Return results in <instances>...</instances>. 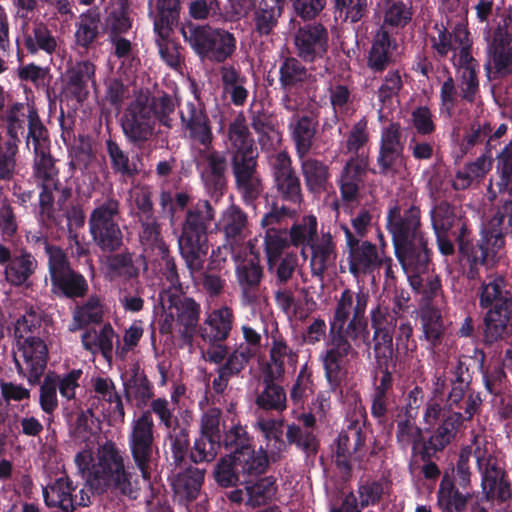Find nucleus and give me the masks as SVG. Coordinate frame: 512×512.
<instances>
[{"mask_svg": "<svg viewBox=\"0 0 512 512\" xmlns=\"http://www.w3.org/2000/svg\"><path fill=\"white\" fill-rule=\"evenodd\" d=\"M369 294L360 290L354 293L346 288L337 300L329 321L325 349L320 353L324 375L330 390L340 391L347 378V364L357 356L356 348L371 345L368 320L365 316Z\"/></svg>", "mask_w": 512, "mask_h": 512, "instance_id": "nucleus-1", "label": "nucleus"}, {"mask_svg": "<svg viewBox=\"0 0 512 512\" xmlns=\"http://www.w3.org/2000/svg\"><path fill=\"white\" fill-rule=\"evenodd\" d=\"M421 219L420 204L416 200L395 202L386 216V229L391 235L396 258L411 276L428 272L432 262V250Z\"/></svg>", "mask_w": 512, "mask_h": 512, "instance_id": "nucleus-2", "label": "nucleus"}, {"mask_svg": "<svg viewBox=\"0 0 512 512\" xmlns=\"http://www.w3.org/2000/svg\"><path fill=\"white\" fill-rule=\"evenodd\" d=\"M191 195L186 191L176 192L172 197L170 192L163 191L160 195V205L173 216L177 209L185 210V219L178 238L179 252L191 275L201 272L204 268L209 251L208 230L215 221L216 211L206 199H199L191 204Z\"/></svg>", "mask_w": 512, "mask_h": 512, "instance_id": "nucleus-3", "label": "nucleus"}, {"mask_svg": "<svg viewBox=\"0 0 512 512\" xmlns=\"http://www.w3.org/2000/svg\"><path fill=\"white\" fill-rule=\"evenodd\" d=\"M227 139L235 189L245 206L255 208L264 192V183L258 172V149L243 112L229 123Z\"/></svg>", "mask_w": 512, "mask_h": 512, "instance_id": "nucleus-4", "label": "nucleus"}, {"mask_svg": "<svg viewBox=\"0 0 512 512\" xmlns=\"http://www.w3.org/2000/svg\"><path fill=\"white\" fill-rule=\"evenodd\" d=\"M151 410L143 411L138 418L133 420L131 432L128 435V446L135 467L139 470L141 478L151 486L152 470L155 465V454L158 448L155 444L154 421L152 412L160 422L169 430L175 424L181 423L169 408V402L165 398L154 399L150 404Z\"/></svg>", "mask_w": 512, "mask_h": 512, "instance_id": "nucleus-5", "label": "nucleus"}, {"mask_svg": "<svg viewBox=\"0 0 512 512\" xmlns=\"http://www.w3.org/2000/svg\"><path fill=\"white\" fill-rule=\"evenodd\" d=\"M479 306L483 317V342L492 345L508 334L512 314V285L502 275H489L479 291Z\"/></svg>", "mask_w": 512, "mask_h": 512, "instance_id": "nucleus-6", "label": "nucleus"}, {"mask_svg": "<svg viewBox=\"0 0 512 512\" xmlns=\"http://www.w3.org/2000/svg\"><path fill=\"white\" fill-rule=\"evenodd\" d=\"M182 36L201 61L223 64L237 49L235 35L223 28L189 24L182 28Z\"/></svg>", "mask_w": 512, "mask_h": 512, "instance_id": "nucleus-7", "label": "nucleus"}, {"mask_svg": "<svg viewBox=\"0 0 512 512\" xmlns=\"http://www.w3.org/2000/svg\"><path fill=\"white\" fill-rule=\"evenodd\" d=\"M120 202L113 196L97 201L88 218L89 233L94 245L103 253H115L123 246L120 228Z\"/></svg>", "mask_w": 512, "mask_h": 512, "instance_id": "nucleus-8", "label": "nucleus"}, {"mask_svg": "<svg viewBox=\"0 0 512 512\" xmlns=\"http://www.w3.org/2000/svg\"><path fill=\"white\" fill-rule=\"evenodd\" d=\"M482 404L480 393H470L465 402L464 412L449 410L440 422L424 428L422 449L432 453L443 452L457 437L464 422L471 421Z\"/></svg>", "mask_w": 512, "mask_h": 512, "instance_id": "nucleus-9", "label": "nucleus"}, {"mask_svg": "<svg viewBox=\"0 0 512 512\" xmlns=\"http://www.w3.org/2000/svg\"><path fill=\"white\" fill-rule=\"evenodd\" d=\"M283 420L260 419L257 426L263 433L272 454H280L287 450L288 445H295L307 456H315L319 449V440L313 431H303L297 424H289L286 430V441L283 439Z\"/></svg>", "mask_w": 512, "mask_h": 512, "instance_id": "nucleus-10", "label": "nucleus"}, {"mask_svg": "<svg viewBox=\"0 0 512 512\" xmlns=\"http://www.w3.org/2000/svg\"><path fill=\"white\" fill-rule=\"evenodd\" d=\"M405 144L406 139L399 122L384 126L380 132L376 156L377 170H373V173L389 178L401 175L407 164Z\"/></svg>", "mask_w": 512, "mask_h": 512, "instance_id": "nucleus-11", "label": "nucleus"}, {"mask_svg": "<svg viewBox=\"0 0 512 512\" xmlns=\"http://www.w3.org/2000/svg\"><path fill=\"white\" fill-rule=\"evenodd\" d=\"M272 189L275 198L282 203L299 208L304 202V193L300 176L293 167L292 159L288 152L279 151L268 158Z\"/></svg>", "mask_w": 512, "mask_h": 512, "instance_id": "nucleus-12", "label": "nucleus"}, {"mask_svg": "<svg viewBox=\"0 0 512 512\" xmlns=\"http://www.w3.org/2000/svg\"><path fill=\"white\" fill-rule=\"evenodd\" d=\"M50 292L59 300H78L88 296L90 287L86 277L75 270L66 252L48 265Z\"/></svg>", "mask_w": 512, "mask_h": 512, "instance_id": "nucleus-13", "label": "nucleus"}, {"mask_svg": "<svg viewBox=\"0 0 512 512\" xmlns=\"http://www.w3.org/2000/svg\"><path fill=\"white\" fill-rule=\"evenodd\" d=\"M477 469L481 475L482 492L487 501L505 503L512 497V484L508 472L499 459L475 450Z\"/></svg>", "mask_w": 512, "mask_h": 512, "instance_id": "nucleus-14", "label": "nucleus"}, {"mask_svg": "<svg viewBox=\"0 0 512 512\" xmlns=\"http://www.w3.org/2000/svg\"><path fill=\"white\" fill-rule=\"evenodd\" d=\"M222 411L212 407L205 411L200 420V433L190 451V461L195 464L211 462L222 447Z\"/></svg>", "mask_w": 512, "mask_h": 512, "instance_id": "nucleus-15", "label": "nucleus"}, {"mask_svg": "<svg viewBox=\"0 0 512 512\" xmlns=\"http://www.w3.org/2000/svg\"><path fill=\"white\" fill-rule=\"evenodd\" d=\"M484 70L491 81L512 76V34L506 22L495 28L488 42Z\"/></svg>", "mask_w": 512, "mask_h": 512, "instance_id": "nucleus-16", "label": "nucleus"}, {"mask_svg": "<svg viewBox=\"0 0 512 512\" xmlns=\"http://www.w3.org/2000/svg\"><path fill=\"white\" fill-rule=\"evenodd\" d=\"M121 128L126 140L142 149L154 135L155 121L148 103L140 99L132 101L121 117Z\"/></svg>", "mask_w": 512, "mask_h": 512, "instance_id": "nucleus-17", "label": "nucleus"}, {"mask_svg": "<svg viewBox=\"0 0 512 512\" xmlns=\"http://www.w3.org/2000/svg\"><path fill=\"white\" fill-rule=\"evenodd\" d=\"M197 169L204 189L215 201L220 200L228 187L227 158L218 150H199Z\"/></svg>", "mask_w": 512, "mask_h": 512, "instance_id": "nucleus-18", "label": "nucleus"}, {"mask_svg": "<svg viewBox=\"0 0 512 512\" xmlns=\"http://www.w3.org/2000/svg\"><path fill=\"white\" fill-rule=\"evenodd\" d=\"M345 234L347 262L349 272L355 277L372 275L381 268V255L376 244L368 240H358L352 235V230L341 226Z\"/></svg>", "mask_w": 512, "mask_h": 512, "instance_id": "nucleus-19", "label": "nucleus"}, {"mask_svg": "<svg viewBox=\"0 0 512 512\" xmlns=\"http://www.w3.org/2000/svg\"><path fill=\"white\" fill-rule=\"evenodd\" d=\"M327 28L318 22L305 24L297 29L294 44L297 57L305 63L323 59L329 48Z\"/></svg>", "mask_w": 512, "mask_h": 512, "instance_id": "nucleus-20", "label": "nucleus"}, {"mask_svg": "<svg viewBox=\"0 0 512 512\" xmlns=\"http://www.w3.org/2000/svg\"><path fill=\"white\" fill-rule=\"evenodd\" d=\"M180 120L191 142L202 146L201 150H215L211 121L201 103L188 101L185 109L180 111Z\"/></svg>", "mask_w": 512, "mask_h": 512, "instance_id": "nucleus-21", "label": "nucleus"}, {"mask_svg": "<svg viewBox=\"0 0 512 512\" xmlns=\"http://www.w3.org/2000/svg\"><path fill=\"white\" fill-rule=\"evenodd\" d=\"M11 250L9 246L0 243V265L5 266L6 280L13 286H22L35 273L38 263L36 258L26 248Z\"/></svg>", "mask_w": 512, "mask_h": 512, "instance_id": "nucleus-22", "label": "nucleus"}, {"mask_svg": "<svg viewBox=\"0 0 512 512\" xmlns=\"http://www.w3.org/2000/svg\"><path fill=\"white\" fill-rule=\"evenodd\" d=\"M24 365L15 358V365L20 376L26 377L31 386L40 383L48 362V347L39 337L29 336L20 348Z\"/></svg>", "mask_w": 512, "mask_h": 512, "instance_id": "nucleus-23", "label": "nucleus"}, {"mask_svg": "<svg viewBox=\"0 0 512 512\" xmlns=\"http://www.w3.org/2000/svg\"><path fill=\"white\" fill-rule=\"evenodd\" d=\"M159 297L164 309L175 310L173 312L175 320L183 327L182 336L192 338L200 319V304L191 297H180L166 290L160 292Z\"/></svg>", "mask_w": 512, "mask_h": 512, "instance_id": "nucleus-24", "label": "nucleus"}, {"mask_svg": "<svg viewBox=\"0 0 512 512\" xmlns=\"http://www.w3.org/2000/svg\"><path fill=\"white\" fill-rule=\"evenodd\" d=\"M236 281L241 292L242 302L255 304L261 296V284L264 277L263 267L254 258L239 261L235 268Z\"/></svg>", "mask_w": 512, "mask_h": 512, "instance_id": "nucleus-25", "label": "nucleus"}, {"mask_svg": "<svg viewBox=\"0 0 512 512\" xmlns=\"http://www.w3.org/2000/svg\"><path fill=\"white\" fill-rule=\"evenodd\" d=\"M182 416V422L175 424L172 429H169L166 435V441L168 443L169 451L172 459V464L175 467L182 468L187 464V459L190 460V421L192 414L190 411L185 410Z\"/></svg>", "mask_w": 512, "mask_h": 512, "instance_id": "nucleus-26", "label": "nucleus"}, {"mask_svg": "<svg viewBox=\"0 0 512 512\" xmlns=\"http://www.w3.org/2000/svg\"><path fill=\"white\" fill-rule=\"evenodd\" d=\"M233 322L234 313L232 308L222 306L214 309L199 325V336L207 343L224 342L230 335Z\"/></svg>", "mask_w": 512, "mask_h": 512, "instance_id": "nucleus-27", "label": "nucleus"}, {"mask_svg": "<svg viewBox=\"0 0 512 512\" xmlns=\"http://www.w3.org/2000/svg\"><path fill=\"white\" fill-rule=\"evenodd\" d=\"M366 165L357 157H351L345 163L337 181L341 198L346 203L356 202L364 185Z\"/></svg>", "mask_w": 512, "mask_h": 512, "instance_id": "nucleus-28", "label": "nucleus"}, {"mask_svg": "<svg viewBox=\"0 0 512 512\" xmlns=\"http://www.w3.org/2000/svg\"><path fill=\"white\" fill-rule=\"evenodd\" d=\"M124 389V398L128 403L136 400L137 406L146 405L153 397V386L145 372L138 363H134L130 369L121 375Z\"/></svg>", "mask_w": 512, "mask_h": 512, "instance_id": "nucleus-29", "label": "nucleus"}, {"mask_svg": "<svg viewBox=\"0 0 512 512\" xmlns=\"http://www.w3.org/2000/svg\"><path fill=\"white\" fill-rule=\"evenodd\" d=\"M78 489V483H75L67 473L51 480L42 488V496L45 505L48 508H56L61 512H73V504L68 498L70 491Z\"/></svg>", "mask_w": 512, "mask_h": 512, "instance_id": "nucleus-30", "label": "nucleus"}, {"mask_svg": "<svg viewBox=\"0 0 512 512\" xmlns=\"http://www.w3.org/2000/svg\"><path fill=\"white\" fill-rule=\"evenodd\" d=\"M318 122L308 114H294L289 123L291 139L298 158L307 156L313 146Z\"/></svg>", "mask_w": 512, "mask_h": 512, "instance_id": "nucleus-31", "label": "nucleus"}, {"mask_svg": "<svg viewBox=\"0 0 512 512\" xmlns=\"http://www.w3.org/2000/svg\"><path fill=\"white\" fill-rule=\"evenodd\" d=\"M396 424L395 441L398 448L406 452L411 448L412 457L422 449L424 440V429L416 424V415L397 416L394 419Z\"/></svg>", "mask_w": 512, "mask_h": 512, "instance_id": "nucleus-32", "label": "nucleus"}, {"mask_svg": "<svg viewBox=\"0 0 512 512\" xmlns=\"http://www.w3.org/2000/svg\"><path fill=\"white\" fill-rule=\"evenodd\" d=\"M471 384L472 382L467 381L466 377L451 368L447 377L438 378L437 391L442 393L446 388H449V392L446 397V407L449 410L456 409L464 411L468 395L470 393H476L471 390Z\"/></svg>", "mask_w": 512, "mask_h": 512, "instance_id": "nucleus-33", "label": "nucleus"}, {"mask_svg": "<svg viewBox=\"0 0 512 512\" xmlns=\"http://www.w3.org/2000/svg\"><path fill=\"white\" fill-rule=\"evenodd\" d=\"M298 159L307 191L313 195H320L327 191L331 177L329 166L308 155Z\"/></svg>", "mask_w": 512, "mask_h": 512, "instance_id": "nucleus-34", "label": "nucleus"}, {"mask_svg": "<svg viewBox=\"0 0 512 512\" xmlns=\"http://www.w3.org/2000/svg\"><path fill=\"white\" fill-rule=\"evenodd\" d=\"M204 482V470L189 466L174 477L172 488L180 504L188 505L197 499Z\"/></svg>", "mask_w": 512, "mask_h": 512, "instance_id": "nucleus-35", "label": "nucleus"}, {"mask_svg": "<svg viewBox=\"0 0 512 512\" xmlns=\"http://www.w3.org/2000/svg\"><path fill=\"white\" fill-rule=\"evenodd\" d=\"M31 110H35V108L23 102L7 105L6 109L0 114V127L6 130L7 140H15L16 143L21 142Z\"/></svg>", "mask_w": 512, "mask_h": 512, "instance_id": "nucleus-36", "label": "nucleus"}, {"mask_svg": "<svg viewBox=\"0 0 512 512\" xmlns=\"http://www.w3.org/2000/svg\"><path fill=\"white\" fill-rule=\"evenodd\" d=\"M89 82L95 83V65L89 60L79 61L67 71V90L78 103L87 99Z\"/></svg>", "mask_w": 512, "mask_h": 512, "instance_id": "nucleus-37", "label": "nucleus"}, {"mask_svg": "<svg viewBox=\"0 0 512 512\" xmlns=\"http://www.w3.org/2000/svg\"><path fill=\"white\" fill-rule=\"evenodd\" d=\"M419 317L424 339L429 344L428 349L435 351L442 344L445 336L441 310L430 303H425L420 306Z\"/></svg>", "mask_w": 512, "mask_h": 512, "instance_id": "nucleus-38", "label": "nucleus"}, {"mask_svg": "<svg viewBox=\"0 0 512 512\" xmlns=\"http://www.w3.org/2000/svg\"><path fill=\"white\" fill-rule=\"evenodd\" d=\"M396 41L390 33L381 28L372 42L368 53L367 66L373 73H382L392 61Z\"/></svg>", "mask_w": 512, "mask_h": 512, "instance_id": "nucleus-39", "label": "nucleus"}, {"mask_svg": "<svg viewBox=\"0 0 512 512\" xmlns=\"http://www.w3.org/2000/svg\"><path fill=\"white\" fill-rule=\"evenodd\" d=\"M220 230L230 245L244 241L248 231V215L236 204H231L222 213Z\"/></svg>", "mask_w": 512, "mask_h": 512, "instance_id": "nucleus-40", "label": "nucleus"}, {"mask_svg": "<svg viewBox=\"0 0 512 512\" xmlns=\"http://www.w3.org/2000/svg\"><path fill=\"white\" fill-rule=\"evenodd\" d=\"M285 0H260L252 15L253 31L260 37L269 36L278 24Z\"/></svg>", "mask_w": 512, "mask_h": 512, "instance_id": "nucleus-41", "label": "nucleus"}, {"mask_svg": "<svg viewBox=\"0 0 512 512\" xmlns=\"http://www.w3.org/2000/svg\"><path fill=\"white\" fill-rule=\"evenodd\" d=\"M74 36L76 44L84 50L95 47L102 36L101 16L97 9L91 8L80 14Z\"/></svg>", "mask_w": 512, "mask_h": 512, "instance_id": "nucleus-42", "label": "nucleus"}, {"mask_svg": "<svg viewBox=\"0 0 512 512\" xmlns=\"http://www.w3.org/2000/svg\"><path fill=\"white\" fill-rule=\"evenodd\" d=\"M456 488L448 470L444 471L437 492V503L442 512H463L470 496L467 490Z\"/></svg>", "mask_w": 512, "mask_h": 512, "instance_id": "nucleus-43", "label": "nucleus"}, {"mask_svg": "<svg viewBox=\"0 0 512 512\" xmlns=\"http://www.w3.org/2000/svg\"><path fill=\"white\" fill-rule=\"evenodd\" d=\"M282 377L263 374L264 389L256 397V405L265 411L282 412L286 409L287 396L284 388L276 384Z\"/></svg>", "mask_w": 512, "mask_h": 512, "instance_id": "nucleus-44", "label": "nucleus"}, {"mask_svg": "<svg viewBox=\"0 0 512 512\" xmlns=\"http://www.w3.org/2000/svg\"><path fill=\"white\" fill-rule=\"evenodd\" d=\"M220 77L223 91L230 96L231 103L235 106H243L249 96L246 88L247 77L233 65L221 66Z\"/></svg>", "mask_w": 512, "mask_h": 512, "instance_id": "nucleus-45", "label": "nucleus"}, {"mask_svg": "<svg viewBox=\"0 0 512 512\" xmlns=\"http://www.w3.org/2000/svg\"><path fill=\"white\" fill-rule=\"evenodd\" d=\"M299 58L287 56L282 59L279 66V83L282 90L291 92L302 88L310 79L311 74Z\"/></svg>", "mask_w": 512, "mask_h": 512, "instance_id": "nucleus-46", "label": "nucleus"}, {"mask_svg": "<svg viewBox=\"0 0 512 512\" xmlns=\"http://www.w3.org/2000/svg\"><path fill=\"white\" fill-rule=\"evenodd\" d=\"M311 268L315 275H322L337 257L336 244L330 232L322 233L321 238L310 245Z\"/></svg>", "mask_w": 512, "mask_h": 512, "instance_id": "nucleus-47", "label": "nucleus"}, {"mask_svg": "<svg viewBox=\"0 0 512 512\" xmlns=\"http://www.w3.org/2000/svg\"><path fill=\"white\" fill-rule=\"evenodd\" d=\"M233 454L238 470L244 479L250 476L258 477L264 474L268 468V455L262 448L256 451L252 444H250L242 451H233Z\"/></svg>", "mask_w": 512, "mask_h": 512, "instance_id": "nucleus-48", "label": "nucleus"}, {"mask_svg": "<svg viewBox=\"0 0 512 512\" xmlns=\"http://www.w3.org/2000/svg\"><path fill=\"white\" fill-rule=\"evenodd\" d=\"M247 494L246 504L256 508L269 504L275 499L278 491L276 479L273 476H264L255 481L244 479Z\"/></svg>", "mask_w": 512, "mask_h": 512, "instance_id": "nucleus-49", "label": "nucleus"}, {"mask_svg": "<svg viewBox=\"0 0 512 512\" xmlns=\"http://www.w3.org/2000/svg\"><path fill=\"white\" fill-rule=\"evenodd\" d=\"M318 222L315 215H306L298 222H295L289 232V244L294 247H301V255L306 259V249L317 240Z\"/></svg>", "mask_w": 512, "mask_h": 512, "instance_id": "nucleus-50", "label": "nucleus"}, {"mask_svg": "<svg viewBox=\"0 0 512 512\" xmlns=\"http://www.w3.org/2000/svg\"><path fill=\"white\" fill-rule=\"evenodd\" d=\"M86 298L72 311L73 324L78 329H83L91 324H100L103 321L104 310L101 297L93 293L88 294Z\"/></svg>", "mask_w": 512, "mask_h": 512, "instance_id": "nucleus-51", "label": "nucleus"}, {"mask_svg": "<svg viewBox=\"0 0 512 512\" xmlns=\"http://www.w3.org/2000/svg\"><path fill=\"white\" fill-rule=\"evenodd\" d=\"M175 26L153 27L155 34V44L158 48L161 59L170 67L177 68L181 66L182 57L180 54L181 46L172 39Z\"/></svg>", "mask_w": 512, "mask_h": 512, "instance_id": "nucleus-52", "label": "nucleus"}, {"mask_svg": "<svg viewBox=\"0 0 512 512\" xmlns=\"http://www.w3.org/2000/svg\"><path fill=\"white\" fill-rule=\"evenodd\" d=\"M113 491L136 500L140 496L139 476L130 468L124 466L104 480Z\"/></svg>", "mask_w": 512, "mask_h": 512, "instance_id": "nucleus-53", "label": "nucleus"}, {"mask_svg": "<svg viewBox=\"0 0 512 512\" xmlns=\"http://www.w3.org/2000/svg\"><path fill=\"white\" fill-rule=\"evenodd\" d=\"M288 231L285 228H269L265 231L264 251L267 258L268 270L272 272L278 264L284 249L289 246Z\"/></svg>", "mask_w": 512, "mask_h": 512, "instance_id": "nucleus-54", "label": "nucleus"}, {"mask_svg": "<svg viewBox=\"0 0 512 512\" xmlns=\"http://www.w3.org/2000/svg\"><path fill=\"white\" fill-rule=\"evenodd\" d=\"M454 41L459 45L460 49L457 55V61L454 67L457 73L462 71L479 70V62L472 55V40L470 32L462 25L455 26Z\"/></svg>", "mask_w": 512, "mask_h": 512, "instance_id": "nucleus-55", "label": "nucleus"}, {"mask_svg": "<svg viewBox=\"0 0 512 512\" xmlns=\"http://www.w3.org/2000/svg\"><path fill=\"white\" fill-rule=\"evenodd\" d=\"M292 359L296 354L288 346L286 340L281 336H272V346L269 351V361L263 368V374H273L276 377H283L285 373L284 359Z\"/></svg>", "mask_w": 512, "mask_h": 512, "instance_id": "nucleus-56", "label": "nucleus"}, {"mask_svg": "<svg viewBox=\"0 0 512 512\" xmlns=\"http://www.w3.org/2000/svg\"><path fill=\"white\" fill-rule=\"evenodd\" d=\"M18 230L19 223L13 201L2 193L0 187V233L2 241L14 246Z\"/></svg>", "mask_w": 512, "mask_h": 512, "instance_id": "nucleus-57", "label": "nucleus"}, {"mask_svg": "<svg viewBox=\"0 0 512 512\" xmlns=\"http://www.w3.org/2000/svg\"><path fill=\"white\" fill-rule=\"evenodd\" d=\"M106 151L110 159V165L115 175L123 178H134L138 174L137 165L129 158V154L124 151L113 139L106 140Z\"/></svg>", "mask_w": 512, "mask_h": 512, "instance_id": "nucleus-58", "label": "nucleus"}, {"mask_svg": "<svg viewBox=\"0 0 512 512\" xmlns=\"http://www.w3.org/2000/svg\"><path fill=\"white\" fill-rule=\"evenodd\" d=\"M393 338L392 329L384 328L373 330V351L378 366L391 364L393 363L394 356L397 358Z\"/></svg>", "mask_w": 512, "mask_h": 512, "instance_id": "nucleus-59", "label": "nucleus"}, {"mask_svg": "<svg viewBox=\"0 0 512 512\" xmlns=\"http://www.w3.org/2000/svg\"><path fill=\"white\" fill-rule=\"evenodd\" d=\"M213 475L216 483L223 488H230L244 483V478L238 470L233 452L218 461Z\"/></svg>", "mask_w": 512, "mask_h": 512, "instance_id": "nucleus-60", "label": "nucleus"}, {"mask_svg": "<svg viewBox=\"0 0 512 512\" xmlns=\"http://www.w3.org/2000/svg\"><path fill=\"white\" fill-rule=\"evenodd\" d=\"M124 466V458L113 441H106L100 446L98 451V467L103 480Z\"/></svg>", "mask_w": 512, "mask_h": 512, "instance_id": "nucleus-61", "label": "nucleus"}, {"mask_svg": "<svg viewBox=\"0 0 512 512\" xmlns=\"http://www.w3.org/2000/svg\"><path fill=\"white\" fill-rule=\"evenodd\" d=\"M400 398L397 394H379L371 395V416L377 424L385 425L388 422V416L394 418L398 416Z\"/></svg>", "mask_w": 512, "mask_h": 512, "instance_id": "nucleus-62", "label": "nucleus"}, {"mask_svg": "<svg viewBox=\"0 0 512 512\" xmlns=\"http://www.w3.org/2000/svg\"><path fill=\"white\" fill-rule=\"evenodd\" d=\"M25 46L31 53L42 50L48 54L55 52L57 42L48 27L42 23H35L32 34L25 38Z\"/></svg>", "mask_w": 512, "mask_h": 512, "instance_id": "nucleus-63", "label": "nucleus"}, {"mask_svg": "<svg viewBox=\"0 0 512 512\" xmlns=\"http://www.w3.org/2000/svg\"><path fill=\"white\" fill-rule=\"evenodd\" d=\"M497 186L500 192L508 193L512 200V141L496 156Z\"/></svg>", "mask_w": 512, "mask_h": 512, "instance_id": "nucleus-64", "label": "nucleus"}]
</instances>
